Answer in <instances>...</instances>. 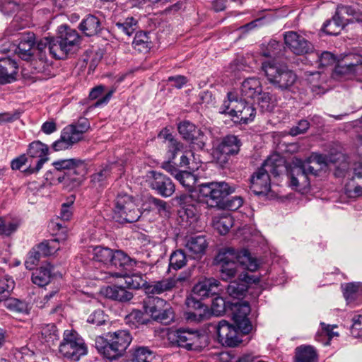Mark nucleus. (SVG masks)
<instances>
[{"instance_id": "obj_1", "label": "nucleus", "mask_w": 362, "mask_h": 362, "mask_svg": "<svg viewBox=\"0 0 362 362\" xmlns=\"http://www.w3.org/2000/svg\"><path fill=\"white\" fill-rule=\"evenodd\" d=\"M216 261L220 267L221 277L223 281H228L235 276L238 265L250 272L256 271L259 267L257 260L247 250L236 251L232 247L220 250Z\"/></svg>"}, {"instance_id": "obj_2", "label": "nucleus", "mask_w": 362, "mask_h": 362, "mask_svg": "<svg viewBox=\"0 0 362 362\" xmlns=\"http://www.w3.org/2000/svg\"><path fill=\"white\" fill-rule=\"evenodd\" d=\"M289 175L290 185L295 189H303L310 186L309 175L316 176L326 168L327 159L320 154H312L305 160L296 159Z\"/></svg>"}, {"instance_id": "obj_3", "label": "nucleus", "mask_w": 362, "mask_h": 362, "mask_svg": "<svg viewBox=\"0 0 362 362\" xmlns=\"http://www.w3.org/2000/svg\"><path fill=\"white\" fill-rule=\"evenodd\" d=\"M52 165L56 171L64 172L62 175H57L56 180L68 190L78 187L86 173L84 162L80 159H59L53 162Z\"/></svg>"}, {"instance_id": "obj_4", "label": "nucleus", "mask_w": 362, "mask_h": 362, "mask_svg": "<svg viewBox=\"0 0 362 362\" xmlns=\"http://www.w3.org/2000/svg\"><path fill=\"white\" fill-rule=\"evenodd\" d=\"M132 336L126 330H118L108 333L106 338L97 337L95 347L108 359L112 360L121 356L132 341Z\"/></svg>"}, {"instance_id": "obj_5", "label": "nucleus", "mask_w": 362, "mask_h": 362, "mask_svg": "<svg viewBox=\"0 0 362 362\" xmlns=\"http://www.w3.org/2000/svg\"><path fill=\"white\" fill-rule=\"evenodd\" d=\"M219 112L228 115L235 122L243 124L253 121L256 115V110L252 105L245 99L238 100L237 95L232 92L228 93L227 100L220 107Z\"/></svg>"}, {"instance_id": "obj_6", "label": "nucleus", "mask_w": 362, "mask_h": 362, "mask_svg": "<svg viewBox=\"0 0 362 362\" xmlns=\"http://www.w3.org/2000/svg\"><path fill=\"white\" fill-rule=\"evenodd\" d=\"M262 69L268 81L279 90H291L297 81V76L292 70L274 61L262 62Z\"/></svg>"}, {"instance_id": "obj_7", "label": "nucleus", "mask_w": 362, "mask_h": 362, "mask_svg": "<svg viewBox=\"0 0 362 362\" xmlns=\"http://www.w3.org/2000/svg\"><path fill=\"white\" fill-rule=\"evenodd\" d=\"M59 352L64 358L77 361L88 353L83 339L74 330L66 329L59 346Z\"/></svg>"}, {"instance_id": "obj_8", "label": "nucleus", "mask_w": 362, "mask_h": 362, "mask_svg": "<svg viewBox=\"0 0 362 362\" xmlns=\"http://www.w3.org/2000/svg\"><path fill=\"white\" fill-rule=\"evenodd\" d=\"M196 191L201 197L206 199L210 206L222 208L224 198L234 192L235 188L225 182H211L199 185Z\"/></svg>"}, {"instance_id": "obj_9", "label": "nucleus", "mask_w": 362, "mask_h": 362, "mask_svg": "<svg viewBox=\"0 0 362 362\" xmlns=\"http://www.w3.org/2000/svg\"><path fill=\"white\" fill-rule=\"evenodd\" d=\"M278 160L272 157L268 158L256 172L253 173L250 179V189L256 194L266 193L270 189L269 173L274 175H279L277 164Z\"/></svg>"}, {"instance_id": "obj_10", "label": "nucleus", "mask_w": 362, "mask_h": 362, "mask_svg": "<svg viewBox=\"0 0 362 362\" xmlns=\"http://www.w3.org/2000/svg\"><path fill=\"white\" fill-rule=\"evenodd\" d=\"M173 344L187 350H197L206 345V337L199 329L180 328L169 334Z\"/></svg>"}, {"instance_id": "obj_11", "label": "nucleus", "mask_w": 362, "mask_h": 362, "mask_svg": "<svg viewBox=\"0 0 362 362\" xmlns=\"http://www.w3.org/2000/svg\"><path fill=\"white\" fill-rule=\"evenodd\" d=\"M346 16H352L358 21H362V12L353 6L339 5L332 19L324 24V31L331 35H338L345 25Z\"/></svg>"}, {"instance_id": "obj_12", "label": "nucleus", "mask_w": 362, "mask_h": 362, "mask_svg": "<svg viewBox=\"0 0 362 362\" xmlns=\"http://www.w3.org/2000/svg\"><path fill=\"white\" fill-rule=\"evenodd\" d=\"M354 76L362 79V54L350 52L344 54L337 63L334 76Z\"/></svg>"}, {"instance_id": "obj_13", "label": "nucleus", "mask_w": 362, "mask_h": 362, "mask_svg": "<svg viewBox=\"0 0 362 362\" xmlns=\"http://www.w3.org/2000/svg\"><path fill=\"white\" fill-rule=\"evenodd\" d=\"M143 308L145 313L155 320L167 323L173 318L167 302L160 298L148 296L144 300Z\"/></svg>"}, {"instance_id": "obj_14", "label": "nucleus", "mask_w": 362, "mask_h": 362, "mask_svg": "<svg viewBox=\"0 0 362 362\" xmlns=\"http://www.w3.org/2000/svg\"><path fill=\"white\" fill-rule=\"evenodd\" d=\"M114 211L122 221L128 223L135 222L141 216V212L136 206L132 197L126 194L117 195Z\"/></svg>"}, {"instance_id": "obj_15", "label": "nucleus", "mask_w": 362, "mask_h": 362, "mask_svg": "<svg viewBox=\"0 0 362 362\" xmlns=\"http://www.w3.org/2000/svg\"><path fill=\"white\" fill-rule=\"evenodd\" d=\"M231 315L234 322L240 332L248 334L252 328V324L247 317L250 313V307L246 301L231 303Z\"/></svg>"}, {"instance_id": "obj_16", "label": "nucleus", "mask_w": 362, "mask_h": 362, "mask_svg": "<svg viewBox=\"0 0 362 362\" xmlns=\"http://www.w3.org/2000/svg\"><path fill=\"white\" fill-rule=\"evenodd\" d=\"M241 146L242 142L237 136L229 134L224 136L216 146L214 153L218 160L225 161L228 156L237 155Z\"/></svg>"}, {"instance_id": "obj_17", "label": "nucleus", "mask_w": 362, "mask_h": 362, "mask_svg": "<svg viewBox=\"0 0 362 362\" xmlns=\"http://www.w3.org/2000/svg\"><path fill=\"white\" fill-rule=\"evenodd\" d=\"M215 327L218 341L222 345L232 347L241 342L238 330L226 320H221Z\"/></svg>"}, {"instance_id": "obj_18", "label": "nucleus", "mask_w": 362, "mask_h": 362, "mask_svg": "<svg viewBox=\"0 0 362 362\" xmlns=\"http://www.w3.org/2000/svg\"><path fill=\"white\" fill-rule=\"evenodd\" d=\"M284 37L286 46L296 54H307L308 56L313 51L312 44L296 32H286Z\"/></svg>"}, {"instance_id": "obj_19", "label": "nucleus", "mask_w": 362, "mask_h": 362, "mask_svg": "<svg viewBox=\"0 0 362 362\" xmlns=\"http://www.w3.org/2000/svg\"><path fill=\"white\" fill-rule=\"evenodd\" d=\"M200 300L199 297L193 293L187 298L185 303L188 310L185 315L188 321L200 322L208 316V307L204 305Z\"/></svg>"}, {"instance_id": "obj_20", "label": "nucleus", "mask_w": 362, "mask_h": 362, "mask_svg": "<svg viewBox=\"0 0 362 362\" xmlns=\"http://www.w3.org/2000/svg\"><path fill=\"white\" fill-rule=\"evenodd\" d=\"M178 131L182 138L196 144L199 148H203L205 146L206 136L204 133L188 121H183L178 126Z\"/></svg>"}, {"instance_id": "obj_21", "label": "nucleus", "mask_w": 362, "mask_h": 362, "mask_svg": "<svg viewBox=\"0 0 362 362\" xmlns=\"http://www.w3.org/2000/svg\"><path fill=\"white\" fill-rule=\"evenodd\" d=\"M48 146L40 141H35L30 144L28 149V155L32 158H38V160L35 167L30 166L26 170V173H37L43 165L49 160Z\"/></svg>"}, {"instance_id": "obj_22", "label": "nucleus", "mask_w": 362, "mask_h": 362, "mask_svg": "<svg viewBox=\"0 0 362 362\" xmlns=\"http://www.w3.org/2000/svg\"><path fill=\"white\" fill-rule=\"evenodd\" d=\"M151 173L152 178L149 184L152 189L163 197H169L175 192V187L170 177L156 171Z\"/></svg>"}, {"instance_id": "obj_23", "label": "nucleus", "mask_w": 362, "mask_h": 362, "mask_svg": "<svg viewBox=\"0 0 362 362\" xmlns=\"http://www.w3.org/2000/svg\"><path fill=\"white\" fill-rule=\"evenodd\" d=\"M81 140L82 139L74 127L68 125L62 129L60 138L52 144V148L55 151L66 150Z\"/></svg>"}, {"instance_id": "obj_24", "label": "nucleus", "mask_w": 362, "mask_h": 362, "mask_svg": "<svg viewBox=\"0 0 362 362\" xmlns=\"http://www.w3.org/2000/svg\"><path fill=\"white\" fill-rule=\"evenodd\" d=\"M219 286L220 282L216 279H204L194 286L192 293L200 299L209 298L218 293Z\"/></svg>"}, {"instance_id": "obj_25", "label": "nucleus", "mask_w": 362, "mask_h": 362, "mask_svg": "<svg viewBox=\"0 0 362 362\" xmlns=\"http://www.w3.org/2000/svg\"><path fill=\"white\" fill-rule=\"evenodd\" d=\"M57 37L69 52L74 51L79 45L81 40L78 32L67 25H61L59 28Z\"/></svg>"}, {"instance_id": "obj_26", "label": "nucleus", "mask_w": 362, "mask_h": 362, "mask_svg": "<svg viewBox=\"0 0 362 362\" xmlns=\"http://www.w3.org/2000/svg\"><path fill=\"white\" fill-rule=\"evenodd\" d=\"M35 36L33 33L23 35L18 45L16 52L23 60H32L35 55Z\"/></svg>"}, {"instance_id": "obj_27", "label": "nucleus", "mask_w": 362, "mask_h": 362, "mask_svg": "<svg viewBox=\"0 0 362 362\" xmlns=\"http://www.w3.org/2000/svg\"><path fill=\"white\" fill-rule=\"evenodd\" d=\"M17 63L11 58L0 59V84L11 83L16 80Z\"/></svg>"}, {"instance_id": "obj_28", "label": "nucleus", "mask_w": 362, "mask_h": 362, "mask_svg": "<svg viewBox=\"0 0 362 362\" xmlns=\"http://www.w3.org/2000/svg\"><path fill=\"white\" fill-rule=\"evenodd\" d=\"M102 292L106 298L122 303L128 302L133 298V293L123 285H111L103 288Z\"/></svg>"}, {"instance_id": "obj_29", "label": "nucleus", "mask_w": 362, "mask_h": 362, "mask_svg": "<svg viewBox=\"0 0 362 362\" xmlns=\"http://www.w3.org/2000/svg\"><path fill=\"white\" fill-rule=\"evenodd\" d=\"M181 279L167 278L160 281H154L151 284H146L145 287V292L149 295H158L164 292L172 290L176 286L178 281H180Z\"/></svg>"}, {"instance_id": "obj_30", "label": "nucleus", "mask_w": 362, "mask_h": 362, "mask_svg": "<svg viewBox=\"0 0 362 362\" xmlns=\"http://www.w3.org/2000/svg\"><path fill=\"white\" fill-rule=\"evenodd\" d=\"M353 173L351 179L346 184V191L354 196L362 195V163H354Z\"/></svg>"}, {"instance_id": "obj_31", "label": "nucleus", "mask_w": 362, "mask_h": 362, "mask_svg": "<svg viewBox=\"0 0 362 362\" xmlns=\"http://www.w3.org/2000/svg\"><path fill=\"white\" fill-rule=\"evenodd\" d=\"M262 91V83L256 78H248L242 83L240 92L245 99H255Z\"/></svg>"}, {"instance_id": "obj_32", "label": "nucleus", "mask_w": 362, "mask_h": 362, "mask_svg": "<svg viewBox=\"0 0 362 362\" xmlns=\"http://www.w3.org/2000/svg\"><path fill=\"white\" fill-rule=\"evenodd\" d=\"M307 59L309 63L318 68L332 65L336 62L334 55L329 52H323L320 53L317 51H312L308 56Z\"/></svg>"}, {"instance_id": "obj_33", "label": "nucleus", "mask_w": 362, "mask_h": 362, "mask_svg": "<svg viewBox=\"0 0 362 362\" xmlns=\"http://www.w3.org/2000/svg\"><path fill=\"white\" fill-rule=\"evenodd\" d=\"M185 247L191 253L192 258H199L204 253L206 249V240L203 235L190 237L187 240Z\"/></svg>"}, {"instance_id": "obj_34", "label": "nucleus", "mask_w": 362, "mask_h": 362, "mask_svg": "<svg viewBox=\"0 0 362 362\" xmlns=\"http://www.w3.org/2000/svg\"><path fill=\"white\" fill-rule=\"evenodd\" d=\"M79 29L86 36H94L102 30L101 23L96 16L88 15L79 24Z\"/></svg>"}, {"instance_id": "obj_35", "label": "nucleus", "mask_w": 362, "mask_h": 362, "mask_svg": "<svg viewBox=\"0 0 362 362\" xmlns=\"http://www.w3.org/2000/svg\"><path fill=\"white\" fill-rule=\"evenodd\" d=\"M52 271V266L49 263L36 269L32 275L33 284L39 286L47 285L50 281Z\"/></svg>"}, {"instance_id": "obj_36", "label": "nucleus", "mask_w": 362, "mask_h": 362, "mask_svg": "<svg viewBox=\"0 0 362 362\" xmlns=\"http://www.w3.org/2000/svg\"><path fill=\"white\" fill-rule=\"evenodd\" d=\"M296 362H317V354L311 346H300L296 349Z\"/></svg>"}, {"instance_id": "obj_37", "label": "nucleus", "mask_w": 362, "mask_h": 362, "mask_svg": "<svg viewBox=\"0 0 362 362\" xmlns=\"http://www.w3.org/2000/svg\"><path fill=\"white\" fill-rule=\"evenodd\" d=\"M115 90H110L104 94V86H98L92 89L89 94V98L92 100L98 99V100L93 105V107H97L106 105L110 100Z\"/></svg>"}, {"instance_id": "obj_38", "label": "nucleus", "mask_w": 362, "mask_h": 362, "mask_svg": "<svg viewBox=\"0 0 362 362\" xmlns=\"http://www.w3.org/2000/svg\"><path fill=\"white\" fill-rule=\"evenodd\" d=\"M136 263L137 262L134 259L129 257L123 251L115 250L110 265L127 269L135 266Z\"/></svg>"}, {"instance_id": "obj_39", "label": "nucleus", "mask_w": 362, "mask_h": 362, "mask_svg": "<svg viewBox=\"0 0 362 362\" xmlns=\"http://www.w3.org/2000/svg\"><path fill=\"white\" fill-rule=\"evenodd\" d=\"M132 46L139 52L147 53L152 46L148 33L142 31L136 33L132 42Z\"/></svg>"}, {"instance_id": "obj_40", "label": "nucleus", "mask_w": 362, "mask_h": 362, "mask_svg": "<svg viewBox=\"0 0 362 362\" xmlns=\"http://www.w3.org/2000/svg\"><path fill=\"white\" fill-rule=\"evenodd\" d=\"M248 288L247 283L243 280L233 281L228 284L226 291L234 299L243 298Z\"/></svg>"}, {"instance_id": "obj_41", "label": "nucleus", "mask_w": 362, "mask_h": 362, "mask_svg": "<svg viewBox=\"0 0 362 362\" xmlns=\"http://www.w3.org/2000/svg\"><path fill=\"white\" fill-rule=\"evenodd\" d=\"M213 226L218 230L221 235H224L228 232L233 225L232 216L229 214H223L221 216H216L213 218Z\"/></svg>"}, {"instance_id": "obj_42", "label": "nucleus", "mask_w": 362, "mask_h": 362, "mask_svg": "<svg viewBox=\"0 0 362 362\" xmlns=\"http://www.w3.org/2000/svg\"><path fill=\"white\" fill-rule=\"evenodd\" d=\"M114 252L110 248L97 246L93 249V259L104 264H111Z\"/></svg>"}, {"instance_id": "obj_43", "label": "nucleus", "mask_w": 362, "mask_h": 362, "mask_svg": "<svg viewBox=\"0 0 362 362\" xmlns=\"http://www.w3.org/2000/svg\"><path fill=\"white\" fill-rule=\"evenodd\" d=\"M256 98L263 112H272L276 105V98L268 92H262Z\"/></svg>"}, {"instance_id": "obj_44", "label": "nucleus", "mask_w": 362, "mask_h": 362, "mask_svg": "<svg viewBox=\"0 0 362 362\" xmlns=\"http://www.w3.org/2000/svg\"><path fill=\"white\" fill-rule=\"evenodd\" d=\"M41 335L45 342L49 345L54 344L59 338V331L54 324L44 325L41 329Z\"/></svg>"}, {"instance_id": "obj_45", "label": "nucleus", "mask_w": 362, "mask_h": 362, "mask_svg": "<svg viewBox=\"0 0 362 362\" xmlns=\"http://www.w3.org/2000/svg\"><path fill=\"white\" fill-rule=\"evenodd\" d=\"M320 325L322 331L317 333L316 340L322 341L325 345H328L329 344V341L333 337L339 336V334L337 332L333 331V329L336 327V326L326 325L324 322H321Z\"/></svg>"}, {"instance_id": "obj_46", "label": "nucleus", "mask_w": 362, "mask_h": 362, "mask_svg": "<svg viewBox=\"0 0 362 362\" xmlns=\"http://www.w3.org/2000/svg\"><path fill=\"white\" fill-rule=\"evenodd\" d=\"M124 284L127 288L138 289L141 287L145 288L147 281L145 276L141 274H134L124 276Z\"/></svg>"}, {"instance_id": "obj_47", "label": "nucleus", "mask_w": 362, "mask_h": 362, "mask_svg": "<svg viewBox=\"0 0 362 362\" xmlns=\"http://www.w3.org/2000/svg\"><path fill=\"white\" fill-rule=\"evenodd\" d=\"M69 52L64 47L63 43L57 37L51 38L49 54L55 59H64Z\"/></svg>"}, {"instance_id": "obj_48", "label": "nucleus", "mask_w": 362, "mask_h": 362, "mask_svg": "<svg viewBox=\"0 0 362 362\" xmlns=\"http://www.w3.org/2000/svg\"><path fill=\"white\" fill-rule=\"evenodd\" d=\"M187 263V256L182 250L174 251L170 257V267L177 270L185 266Z\"/></svg>"}, {"instance_id": "obj_49", "label": "nucleus", "mask_w": 362, "mask_h": 362, "mask_svg": "<svg viewBox=\"0 0 362 362\" xmlns=\"http://www.w3.org/2000/svg\"><path fill=\"white\" fill-rule=\"evenodd\" d=\"M281 46L279 42L272 40L267 45L262 47V54L266 57L274 58L280 54Z\"/></svg>"}, {"instance_id": "obj_50", "label": "nucleus", "mask_w": 362, "mask_h": 362, "mask_svg": "<svg viewBox=\"0 0 362 362\" xmlns=\"http://www.w3.org/2000/svg\"><path fill=\"white\" fill-rule=\"evenodd\" d=\"M19 227V223L16 221L7 222L0 217V235L8 237L16 233Z\"/></svg>"}, {"instance_id": "obj_51", "label": "nucleus", "mask_w": 362, "mask_h": 362, "mask_svg": "<svg viewBox=\"0 0 362 362\" xmlns=\"http://www.w3.org/2000/svg\"><path fill=\"white\" fill-rule=\"evenodd\" d=\"M153 354L146 347H139L133 354L132 362H151Z\"/></svg>"}, {"instance_id": "obj_52", "label": "nucleus", "mask_w": 362, "mask_h": 362, "mask_svg": "<svg viewBox=\"0 0 362 362\" xmlns=\"http://www.w3.org/2000/svg\"><path fill=\"white\" fill-rule=\"evenodd\" d=\"M115 26L118 28V30L127 35L130 36L136 29L137 21L133 17H129L126 18L123 23H116Z\"/></svg>"}, {"instance_id": "obj_53", "label": "nucleus", "mask_w": 362, "mask_h": 362, "mask_svg": "<svg viewBox=\"0 0 362 362\" xmlns=\"http://www.w3.org/2000/svg\"><path fill=\"white\" fill-rule=\"evenodd\" d=\"M165 139L168 140L169 158L173 160L178 152H183L184 146L181 142L173 139L170 134H168Z\"/></svg>"}, {"instance_id": "obj_54", "label": "nucleus", "mask_w": 362, "mask_h": 362, "mask_svg": "<svg viewBox=\"0 0 362 362\" xmlns=\"http://www.w3.org/2000/svg\"><path fill=\"white\" fill-rule=\"evenodd\" d=\"M51 44V38L49 37H45L43 39H41L39 42H37L36 47H35V55L37 54H39V60L42 63L45 62L46 56L45 50L47 47L49 49Z\"/></svg>"}, {"instance_id": "obj_55", "label": "nucleus", "mask_w": 362, "mask_h": 362, "mask_svg": "<svg viewBox=\"0 0 362 362\" xmlns=\"http://www.w3.org/2000/svg\"><path fill=\"white\" fill-rule=\"evenodd\" d=\"M57 243V240H52L49 242L42 243H40L37 249H35L37 252H40L41 256H48L51 255L55 252L57 250L56 248V244Z\"/></svg>"}, {"instance_id": "obj_56", "label": "nucleus", "mask_w": 362, "mask_h": 362, "mask_svg": "<svg viewBox=\"0 0 362 362\" xmlns=\"http://www.w3.org/2000/svg\"><path fill=\"white\" fill-rule=\"evenodd\" d=\"M359 287V283H349L342 286L343 293L346 300H353L354 299H355Z\"/></svg>"}, {"instance_id": "obj_57", "label": "nucleus", "mask_w": 362, "mask_h": 362, "mask_svg": "<svg viewBox=\"0 0 362 362\" xmlns=\"http://www.w3.org/2000/svg\"><path fill=\"white\" fill-rule=\"evenodd\" d=\"M115 166V164L105 166L98 172L91 176V181L94 183H100L106 180L110 175L112 170Z\"/></svg>"}, {"instance_id": "obj_58", "label": "nucleus", "mask_w": 362, "mask_h": 362, "mask_svg": "<svg viewBox=\"0 0 362 362\" xmlns=\"http://www.w3.org/2000/svg\"><path fill=\"white\" fill-rule=\"evenodd\" d=\"M42 256L40 255V252H37L35 248L31 250L27 257V259L25 262V267L32 270L35 268V267L39 263L40 259Z\"/></svg>"}, {"instance_id": "obj_59", "label": "nucleus", "mask_w": 362, "mask_h": 362, "mask_svg": "<svg viewBox=\"0 0 362 362\" xmlns=\"http://www.w3.org/2000/svg\"><path fill=\"white\" fill-rule=\"evenodd\" d=\"M150 204L158 210L159 214L163 216H168L170 214L167 203L158 198L152 197L149 199Z\"/></svg>"}, {"instance_id": "obj_60", "label": "nucleus", "mask_w": 362, "mask_h": 362, "mask_svg": "<svg viewBox=\"0 0 362 362\" xmlns=\"http://www.w3.org/2000/svg\"><path fill=\"white\" fill-rule=\"evenodd\" d=\"M175 178L189 190L192 187L191 182L194 183L195 180L194 175L187 171H181L180 173H175Z\"/></svg>"}, {"instance_id": "obj_61", "label": "nucleus", "mask_w": 362, "mask_h": 362, "mask_svg": "<svg viewBox=\"0 0 362 362\" xmlns=\"http://www.w3.org/2000/svg\"><path fill=\"white\" fill-rule=\"evenodd\" d=\"M352 322L351 334L356 338H362V315H355Z\"/></svg>"}, {"instance_id": "obj_62", "label": "nucleus", "mask_w": 362, "mask_h": 362, "mask_svg": "<svg viewBox=\"0 0 362 362\" xmlns=\"http://www.w3.org/2000/svg\"><path fill=\"white\" fill-rule=\"evenodd\" d=\"M105 317L102 310H94L87 318V322L95 326H99L105 323Z\"/></svg>"}, {"instance_id": "obj_63", "label": "nucleus", "mask_w": 362, "mask_h": 362, "mask_svg": "<svg viewBox=\"0 0 362 362\" xmlns=\"http://www.w3.org/2000/svg\"><path fill=\"white\" fill-rule=\"evenodd\" d=\"M127 322L132 324L135 327L139 325H144L146 323V320L144 319V314L140 310H134L126 317Z\"/></svg>"}, {"instance_id": "obj_64", "label": "nucleus", "mask_w": 362, "mask_h": 362, "mask_svg": "<svg viewBox=\"0 0 362 362\" xmlns=\"http://www.w3.org/2000/svg\"><path fill=\"white\" fill-rule=\"evenodd\" d=\"M243 204V199L240 196H235L227 199L223 201L222 207L227 208L230 211H235L238 209Z\"/></svg>"}]
</instances>
